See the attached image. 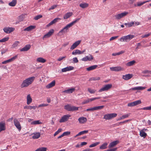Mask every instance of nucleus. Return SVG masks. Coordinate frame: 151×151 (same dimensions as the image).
<instances>
[{"instance_id":"38","label":"nucleus","mask_w":151,"mask_h":151,"mask_svg":"<svg viewBox=\"0 0 151 151\" xmlns=\"http://www.w3.org/2000/svg\"><path fill=\"white\" fill-rule=\"evenodd\" d=\"M140 135L141 137L145 138L147 135V134L143 131V130H142L140 132Z\"/></svg>"},{"instance_id":"32","label":"nucleus","mask_w":151,"mask_h":151,"mask_svg":"<svg viewBox=\"0 0 151 151\" xmlns=\"http://www.w3.org/2000/svg\"><path fill=\"white\" fill-rule=\"evenodd\" d=\"M136 61L134 60L128 62L126 64V65L128 66H132L135 64Z\"/></svg>"},{"instance_id":"10","label":"nucleus","mask_w":151,"mask_h":151,"mask_svg":"<svg viewBox=\"0 0 151 151\" xmlns=\"http://www.w3.org/2000/svg\"><path fill=\"white\" fill-rule=\"evenodd\" d=\"M17 55H15V56H14L13 57H12V58L3 61L2 63V64H6L7 63L13 61L14 60L17 59Z\"/></svg>"},{"instance_id":"7","label":"nucleus","mask_w":151,"mask_h":151,"mask_svg":"<svg viewBox=\"0 0 151 151\" xmlns=\"http://www.w3.org/2000/svg\"><path fill=\"white\" fill-rule=\"evenodd\" d=\"M71 116L69 115H65L63 116L59 120L60 123L64 122L68 120Z\"/></svg>"},{"instance_id":"5","label":"nucleus","mask_w":151,"mask_h":151,"mask_svg":"<svg viewBox=\"0 0 151 151\" xmlns=\"http://www.w3.org/2000/svg\"><path fill=\"white\" fill-rule=\"evenodd\" d=\"M112 87L111 84H108L105 85L104 87L101 88L99 91V92H101L102 91H108V90L111 88Z\"/></svg>"},{"instance_id":"2","label":"nucleus","mask_w":151,"mask_h":151,"mask_svg":"<svg viewBox=\"0 0 151 151\" xmlns=\"http://www.w3.org/2000/svg\"><path fill=\"white\" fill-rule=\"evenodd\" d=\"M134 37L135 36L134 35H129L127 36H123L119 39V40L122 42H128Z\"/></svg>"},{"instance_id":"55","label":"nucleus","mask_w":151,"mask_h":151,"mask_svg":"<svg viewBox=\"0 0 151 151\" xmlns=\"http://www.w3.org/2000/svg\"><path fill=\"white\" fill-rule=\"evenodd\" d=\"M151 35V33H149L148 34H146L142 36V38L147 37Z\"/></svg>"},{"instance_id":"28","label":"nucleus","mask_w":151,"mask_h":151,"mask_svg":"<svg viewBox=\"0 0 151 151\" xmlns=\"http://www.w3.org/2000/svg\"><path fill=\"white\" fill-rule=\"evenodd\" d=\"M83 53V52H81L80 50H76L73 51L72 54L73 55H76L77 54H81Z\"/></svg>"},{"instance_id":"61","label":"nucleus","mask_w":151,"mask_h":151,"mask_svg":"<svg viewBox=\"0 0 151 151\" xmlns=\"http://www.w3.org/2000/svg\"><path fill=\"white\" fill-rule=\"evenodd\" d=\"M144 4V2H137V6H142Z\"/></svg>"},{"instance_id":"18","label":"nucleus","mask_w":151,"mask_h":151,"mask_svg":"<svg viewBox=\"0 0 151 151\" xmlns=\"http://www.w3.org/2000/svg\"><path fill=\"white\" fill-rule=\"evenodd\" d=\"M74 67L72 66H69L64 68H63L62 69V71L63 72H66L67 71H70L73 70Z\"/></svg>"},{"instance_id":"56","label":"nucleus","mask_w":151,"mask_h":151,"mask_svg":"<svg viewBox=\"0 0 151 151\" xmlns=\"http://www.w3.org/2000/svg\"><path fill=\"white\" fill-rule=\"evenodd\" d=\"M88 58L89 59L88 60L91 61L93 59V57L91 55H89V56H88Z\"/></svg>"},{"instance_id":"59","label":"nucleus","mask_w":151,"mask_h":151,"mask_svg":"<svg viewBox=\"0 0 151 151\" xmlns=\"http://www.w3.org/2000/svg\"><path fill=\"white\" fill-rule=\"evenodd\" d=\"M88 60H89L88 58V56H86L85 57L82 58L81 60L83 61H87Z\"/></svg>"},{"instance_id":"6","label":"nucleus","mask_w":151,"mask_h":151,"mask_svg":"<svg viewBox=\"0 0 151 151\" xmlns=\"http://www.w3.org/2000/svg\"><path fill=\"white\" fill-rule=\"evenodd\" d=\"M128 14V12H125L121 13L119 14L115 15V17L116 19H119L123 17L126 16Z\"/></svg>"},{"instance_id":"25","label":"nucleus","mask_w":151,"mask_h":151,"mask_svg":"<svg viewBox=\"0 0 151 151\" xmlns=\"http://www.w3.org/2000/svg\"><path fill=\"white\" fill-rule=\"evenodd\" d=\"M55 81H53L52 82L47 85L46 86V88H49L55 86Z\"/></svg>"},{"instance_id":"43","label":"nucleus","mask_w":151,"mask_h":151,"mask_svg":"<svg viewBox=\"0 0 151 151\" xmlns=\"http://www.w3.org/2000/svg\"><path fill=\"white\" fill-rule=\"evenodd\" d=\"M104 107V105L94 107L95 110H96L99 109H101Z\"/></svg>"},{"instance_id":"15","label":"nucleus","mask_w":151,"mask_h":151,"mask_svg":"<svg viewBox=\"0 0 151 151\" xmlns=\"http://www.w3.org/2000/svg\"><path fill=\"white\" fill-rule=\"evenodd\" d=\"M133 76V75L132 74H128L125 75H123L122 78L126 80H128L131 79Z\"/></svg>"},{"instance_id":"58","label":"nucleus","mask_w":151,"mask_h":151,"mask_svg":"<svg viewBox=\"0 0 151 151\" xmlns=\"http://www.w3.org/2000/svg\"><path fill=\"white\" fill-rule=\"evenodd\" d=\"M142 73L144 74L150 73L151 74V71L148 70H144L142 72Z\"/></svg>"},{"instance_id":"34","label":"nucleus","mask_w":151,"mask_h":151,"mask_svg":"<svg viewBox=\"0 0 151 151\" xmlns=\"http://www.w3.org/2000/svg\"><path fill=\"white\" fill-rule=\"evenodd\" d=\"M17 0H13L9 3V5L11 6H14L17 4Z\"/></svg>"},{"instance_id":"40","label":"nucleus","mask_w":151,"mask_h":151,"mask_svg":"<svg viewBox=\"0 0 151 151\" xmlns=\"http://www.w3.org/2000/svg\"><path fill=\"white\" fill-rule=\"evenodd\" d=\"M88 91L91 93H94L96 91V90L91 89L90 88H88Z\"/></svg>"},{"instance_id":"51","label":"nucleus","mask_w":151,"mask_h":151,"mask_svg":"<svg viewBox=\"0 0 151 151\" xmlns=\"http://www.w3.org/2000/svg\"><path fill=\"white\" fill-rule=\"evenodd\" d=\"M141 109L147 110H151V106L145 107Z\"/></svg>"},{"instance_id":"39","label":"nucleus","mask_w":151,"mask_h":151,"mask_svg":"<svg viewBox=\"0 0 151 151\" xmlns=\"http://www.w3.org/2000/svg\"><path fill=\"white\" fill-rule=\"evenodd\" d=\"M47 148L41 147L37 149L35 151H46Z\"/></svg>"},{"instance_id":"35","label":"nucleus","mask_w":151,"mask_h":151,"mask_svg":"<svg viewBox=\"0 0 151 151\" xmlns=\"http://www.w3.org/2000/svg\"><path fill=\"white\" fill-rule=\"evenodd\" d=\"M34 135L32 136V138L33 139H36L39 138L40 135V133L38 132L36 133H34Z\"/></svg>"},{"instance_id":"11","label":"nucleus","mask_w":151,"mask_h":151,"mask_svg":"<svg viewBox=\"0 0 151 151\" xmlns=\"http://www.w3.org/2000/svg\"><path fill=\"white\" fill-rule=\"evenodd\" d=\"M110 70L112 71H119L123 70L120 66H116L110 68Z\"/></svg>"},{"instance_id":"42","label":"nucleus","mask_w":151,"mask_h":151,"mask_svg":"<svg viewBox=\"0 0 151 151\" xmlns=\"http://www.w3.org/2000/svg\"><path fill=\"white\" fill-rule=\"evenodd\" d=\"M100 79V77H92L89 79V81L99 80Z\"/></svg>"},{"instance_id":"21","label":"nucleus","mask_w":151,"mask_h":151,"mask_svg":"<svg viewBox=\"0 0 151 151\" xmlns=\"http://www.w3.org/2000/svg\"><path fill=\"white\" fill-rule=\"evenodd\" d=\"M6 129L5 124V123H0V132Z\"/></svg>"},{"instance_id":"44","label":"nucleus","mask_w":151,"mask_h":151,"mask_svg":"<svg viewBox=\"0 0 151 151\" xmlns=\"http://www.w3.org/2000/svg\"><path fill=\"white\" fill-rule=\"evenodd\" d=\"M9 39V37H6L0 40V42H5L8 40Z\"/></svg>"},{"instance_id":"54","label":"nucleus","mask_w":151,"mask_h":151,"mask_svg":"<svg viewBox=\"0 0 151 151\" xmlns=\"http://www.w3.org/2000/svg\"><path fill=\"white\" fill-rule=\"evenodd\" d=\"M127 106L129 107H132L134 106V102L129 103L127 104Z\"/></svg>"},{"instance_id":"19","label":"nucleus","mask_w":151,"mask_h":151,"mask_svg":"<svg viewBox=\"0 0 151 151\" xmlns=\"http://www.w3.org/2000/svg\"><path fill=\"white\" fill-rule=\"evenodd\" d=\"M119 142V141L118 140H116L110 143L108 147L109 148H111L115 146Z\"/></svg>"},{"instance_id":"46","label":"nucleus","mask_w":151,"mask_h":151,"mask_svg":"<svg viewBox=\"0 0 151 151\" xmlns=\"http://www.w3.org/2000/svg\"><path fill=\"white\" fill-rule=\"evenodd\" d=\"M99 144V142H96L91 145L89 147H94Z\"/></svg>"},{"instance_id":"64","label":"nucleus","mask_w":151,"mask_h":151,"mask_svg":"<svg viewBox=\"0 0 151 151\" xmlns=\"http://www.w3.org/2000/svg\"><path fill=\"white\" fill-rule=\"evenodd\" d=\"M56 6H57L56 5H52V6H51V7L49 9V10H51L53 9H54L56 7Z\"/></svg>"},{"instance_id":"20","label":"nucleus","mask_w":151,"mask_h":151,"mask_svg":"<svg viewBox=\"0 0 151 151\" xmlns=\"http://www.w3.org/2000/svg\"><path fill=\"white\" fill-rule=\"evenodd\" d=\"M75 90V88H72L69 89L65 90L63 91V93H72Z\"/></svg>"},{"instance_id":"16","label":"nucleus","mask_w":151,"mask_h":151,"mask_svg":"<svg viewBox=\"0 0 151 151\" xmlns=\"http://www.w3.org/2000/svg\"><path fill=\"white\" fill-rule=\"evenodd\" d=\"M78 121L80 123L84 124L87 121V119L86 117H81L78 119Z\"/></svg>"},{"instance_id":"52","label":"nucleus","mask_w":151,"mask_h":151,"mask_svg":"<svg viewBox=\"0 0 151 151\" xmlns=\"http://www.w3.org/2000/svg\"><path fill=\"white\" fill-rule=\"evenodd\" d=\"M19 42V41H16L12 45V47L13 48L15 47H17L18 45Z\"/></svg>"},{"instance_id":"57","label":"nucleus","mask_w":151,"mask_h":151,"mask_svg":"<svg viewBox=\"0 0 151 151\" xmlns=\"http://www.w3.org/2000/svg\"><path fill=\"white\" fill-rule=\"evenodd\" d=\"M73 61L74 63H77L78 62L77 58L75 57L73 58Z\"/></svg>"},{"instance_id":"23","label":"nucleus","mask_w":151,"mask_h":151,"mask_svg":"<svg viewBox=\"0 0 151 151\" xmlns=\"http://www.w3.org/2000/svg\"><path fill=\"white\" fill-rule=\"evenodd\" d=\"M145 88V87H142V86H138V87H134V88H130L129 89V90H143Z\"/></svg>"},{"instance_id":"22","label":"nucleus","mask_w":151,"mask_h":151,"mask_svg":"<svg viewBox=\"0 0 151 151\" xmlns=\"http://www.w3.org/2000/svg\"><path fill=\"white\" fill-rule=\"evenodd\" d=\"M68 29L66 26H65L59 32V34L60 35H63V33L67 32L68 31Z\"/></svg>"},{"instance_id":"1","label":"nucleus","mask_w":151,"mask_h":151,"mask_svg":"<svg viewBox=\"0 0 151 151\" xmlns=\"http://www.w3.org/2000/svg\"><path fill=\"white\" fill-rule=\"evenodd\" d=\"M35 78V77L32 76L26 79L23 81L21 84V88H23L28 87L32 83Z\"/></svg>"},{"instance_id":"4","label":"nucleus","mask_w":151,"mask_h":151,"mask_svg":"<svg viewBox=\"0 0 151 151\" xmlns=\"http://www.w3.org/2000/svg\"><path fill=\"white\" fill-rule=\"evenodd\" d=\"M116 113H111L106 114L104 115L103 119L106 120H110L116 117L117 116Z\"/></svg>"},{"instance_id":"49","label":"nucleus","mask_w":151,"mask_h":151,"mask_svg":"<svg viewBox=\"0 0 151 151\" xmlns=\"http://www.w3.org/2000/svg\"><path fill=\"white\" fill-rule=\"evenodd\" d=\"M62 129L61 128L59 129L56 132H55V134H54V136H55L58 134L59 133L61 132L62 130Z\"/></svg>"},{"instance_id":"14","label":"nucleus","mask_w":151,"mask_h":151,"mask_svg":"<svg viewBox=\"0 0 151 151\" xmlns=\"http://www.w3.org/2000/svg\"><path fill=\"white\" fill-rule=\"evenodd\" d=\"M81 40H78L75 42L71 46L70 49L73 50L80 43Z\"/></svg>"},{"instance_id":"31","label":"nucleus","mask_w":151,"mask_h":151,"mask_svg":"<svg viewBox=\"0 0 151 151\" xmlns=\"http://www.w3.org/2000/svg\"><path fill=\"white\" fill-rule=\"evenodd\" d=\"M37 106H25L24 107V109H28L31 110L32 109H36Z\"/></svg>"},{"instance_id":"63","label":"nucleus","mask_w":151,"mask_h":151,"mask_svg":"<svg viewBox=\"0 0 151 151\" xmlns=\"http://www.w3.org/2000/svg\"><path fill=\"white\" fill-rule=\"evenodd\" d=\"M117 148H115L113 149H111L106 150H104V151H115L117 150Z\"/></svg>"},{"instance_id":"53","label":"nucleus","mask_w":151,"mask_h":151,"mask_svg":"<svg viewBox=\"0 0 151 151\" xmlns=\"http://www.w3.org/2000/svg\"><path fill=\"white\" fill-rule=\"evenodd\" d=\"M63 134L64 136H68L70 134V132L69 131L65 132H64Z\"/></svg>"},{"instance_id":"37","label":"nucleus","mask_w":151,"mask_h":151,"mask_svg":"<svg viewBox=\"0 0 151 151\" xmlns=\"http://www.w3.org/2000/svg\"><path fill=\"white\" fill-rule=\"evenodd\" d=\"M88 4L86 3H81L79 4V6L82 8H85L88 7Z\"/></svg>"},{"instance_id":"17","label":"nucleus","mask_w":151,"mask_h":151,"mask_svg":"<svg viewBox=\"0 0 151 151\" xmlns=\"http://www.w3.org/2000/svg\"><path fill=\"white\" fill-rule=\"evenodd\" d=\"M31 46L29 44L26 45L24 47L21 49V51H27L30 48Z\"/></svg>"},{"instance_id":"48","label":"nucleus","mask_w":151,"mask_h":151,"mask_svg":"<svg viewBox=\"0 0 151 151\" xmlns=\"http://www.w3.org/2000/svg\"><path fill=\"white\" fill-rule=\"evenodd\" d=\"M135 106L141 103V100H138L134 101Z\"/></svg>"},{"instance_id":"8","label":"nucleus","mask_w":151,"mask_h":151,"mask_svg":"<svg viewBox=\"0 0 151 151\" xmlns=\"http://www.w3.org/2000/svg\"><path fill=\"white\" fill-rule=\"evenodd\" d=\"M14 122L15 126L19 131H20L21 130V127L19 122L16 119H14Z\"/></svg>"},{"instance_id":"12","label":"nucleus","mask_w":151,"mask_h":151,"mask_svg":"<svg viewBox=\"0 0 151 151\" xmlns=\"http://www.w3.org/2000/svg\"><path fill=\"white\" fill-rule=\"evenodd\" d=\"M53 29H51L48 32L45 34L43 37V39L49 37L54 32Z\"/></svg>"},{"instance_id":"30","label":"nucleus","mask_w":151,"mask_h":151,"mask_svg":"<svg viewBox=\"0 0 151 151\" xmlns=\"http://www.w3.org/2000/svg\"><path fill=\"white\" fill-rule=\"evenodd\" d=\"M32 101V99L29 94L27 96V104L29 105Z\"/></svg>"},{"instance_id":"62","label":"nucleus","mask_w":151,"mask_h":151,"mask_svg":"<svg viewBox=\"0 0 151 151\" xmlns=\"http://www.w3.org/2000/svg\"><path fill=\"white\" fill-rule=\"evenodd\" d=\"M118 37V36H115L111 37L110 39V40L111 41L112 40H115Z\"/></svg>"},{"instance_id":"13","label":"nucleus","mask_w":151,"mask_h":151,"mask_svg":"<svg viewBox=\"0 0 151 151\" xmlns=\"http://www.w3.org/2000/svg\"><path fill=\"white\" fill-rule=\"evenodd\" d=\"M81 19V18L76 19L75 21L72 22L70 23L67 24L66 27L68 29L69 28L72 26L74 24L78 22Z\"/></svg>"},{"instance_id":"27","label":"nucleus","mask_w":151,"mask_h":151,"mask_svg":"<svg viewBox=\"0 0 151 151\" xmlns=\"http://www.w3.org/2000/svg\"><path fill=\"white\" fill-rule=\"evenodd\" d=\"M72 12H68L63 16V19H67L69 18L70 17H71L72 15Z\"/></svg>"},{"instance_id":"36","label":"nucleus","mask_w":151,"mask_h":151,"mask_svg":"<svg viewBox=\"0 0 151 151\" xmlns=\"http://www.w3.org/2000/svg\"><path fill=\"white\" fill-rule=\"evenodd\" d=\"M127 27H132L134 24V22H131L125 23L124 24Z\"/></svg>"},{"instance_id":"26","label":"nucleus","mask_w":151,"mask_h":151,"mask_svg":"<svg viewBox=\"0 0 151 151\" xmlns=\"http://www.w3.org/2000/svg\"><path fill=\"white\" fill-rule=\"evenodd\" d=\"M97 67V65H94L91 66L86 68V70L87 71H90L96 69Z\"/></svg>"},{"instance_id":"60","label":"nucleus","mask_w":151,"mask_h":151,"mask_svg":"<svg viewBox=\"0 0 151 151\" xmlns=\"http://www.w3.org/2000/svg\"><path fill=\"white\" fill-rule=\"evenodd\" d=\"M94 110H95L94 107L85 110V111H91Z\"/></svg>"},{"instance_id":"50","label":"nucleus","mask_w":151,"mask_h":151,"mask_svg":"<svg viewBox=\"0 0 151 151\" xmlns=\"http://www.w3.org/2000/svg\"><path fill=\"white\" fill-rule=\"evenodd\" d=\"M88 132V130H84L81 132H80L79 133V134L80 135L83 134H86Z\"/></svg>"},{"instance_id":"33","label":"nucleus","mask_w":151,"mask_h":151,"mask_svg":"<svg viewBox=\"0 0 151 151\" xmlns=\"http://www.w3.org/2000/svg\"><path fill=\"white\" fill-rule=\"evenodd\" d=\"M108 143L105 142L102 144L99 147V149L101 150H103L105 149L107 147Z\"/></svg>"},{"instance_id":"41","label":"nucleus","mask_w":151,"mask_h":151,"mask_svg":"<svg viewBox=\"0 0 151 151\" xmlns=\"http://www.w3.org/2000/svg\"><path fill=\"white\" fill-rule=\"evenodd\" d=\"M41 123L40 122L39 120H36L33 121L31 123V124H41Z\"/></svg>"},{"instance_id":"29","label":"nucleus","mask_w":151,"mask_h":151,"mask_svg":"<svg viewBox=\"0 0 151 151\" xmlns=\"http://www.w3.org/2000/svg\"><path fill=\"white\" fill-rule=\"evenodd\" d=\"M37 61L39 63H44L46 61V60L43 58L40 57L37 59Z\"/></svg>"},{"instance_id":"3","label":"nucleus","mask_w":151,"mask_h":151,"mask_svg":"<svg viewBox=\"0 0 151 151\" xmlns=\"http://www.w3.org/2000/svg\"><path fill=\"white\" fill-rule=\"evenodd\" d=\"M78 107L68 104L64 106V109L68 111H73L78 110Z\"/></svg>"},{"instance_id":"47","label":"nucleus","mask_w":151,"mask_h":151,"mask_svg":"<svg viewBox=\"0 0 151 151\" xmlns=\"http://www.w3.org/2000/svg\"><path fill=\"white\" fill-rule=\"evenodd\" d=\"M42 16L41 15H38L37 16H36L34 18V19L35 20H37L39 19L42 17Z\"/></svg>"},{"instance_id":"9","label":"nucleus","mask_w":151,"mask_h":151,"mask_svg":"<svg viewBox=\"0 0 151 151\" xmlns=\"http://www.w3.org/2000/svg\"><path fill=\"white\" fill-rule=\"evenodd\" d=\"M15 29L13 27H6L3 29L4 31L6 33H10L13 32Z\"/></svg>"},{"instance_id":"24","label":"nucleus","mask_w":151,"mask_h":151,"mask_svg":"<svg viewBox=\"0 0 151 151\" xmlns=\"http://www.w3.org/2000/svg\"><path fill=\"white\" fill-rule=\"evenodd\" d=\"M36 27L35 26L30 25L24 29V31H29L35 29Z\"/></svg>"},{"instance_id":"45","label":"nucleus","mask_w":151,"mask_h":151,"mask_svg":"<svg viewBox=\"0 0 151 151\" xmlns=\"http://www.w3.org/2000/svg\"><path fill=\"white\" fill-rule=\"evenodd\" d=\"M18 20H19V22H22L24 20V17L22 15H20L18 17Z\"/></svg>"}]
</instances>
